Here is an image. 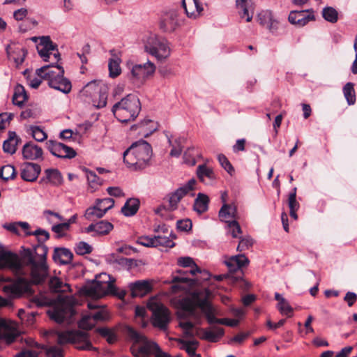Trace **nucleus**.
Listing matches in <instances>:
<instances>
[{"label": "nucleus", "mask_w": 357, "mask_h": 357, "mask_svg": "<svg viewBox=\"0 0 357 357\" xmlns=\"http://www.w3.org/2000/svg\"><path fill=\"white\" fill-rule=\"evenodd\" d=\"M76 304L77 299L74 296L58 295L54 300L52 307L47 313L50 319L58 324L70 323L75 314L74 307Z\"/></svg>", "instance_id": "obj_4"}, {"label": "nucleus", "mask_w": 357, "mask_h": 357, "mask_svg": "<svg viewBox=\"0 0 357 357\" xmlns=\"http://www.w3.org/2000/svg\"><path fill=\"white\" fill-rule=\"evenodd\" d=\"M109 52L112 55V58L109 59L108 63L109 76L111 77H116L121 73V69L120 67L121 60L119 55L116 53L115 50H111Z\"/></svg>", "instance_id": "obj_34"}, {"label": "nucleus", "mask_w": 357, "mask_h": 357, "mask_svg": "<svg viewBox=\"0 0 357 357\" xmlns=\"http://www.w3.org/2000/svg\"><path fill=\"white\" fill-rule=\"evenodd\" d=\"M178 264L182 267H190V273L195 275L197 273H200L201 269L194 262L193 259L190 257H183L178 259Z\"/></svg>", "instance_id": "obj_41"}, {"label": "nucleus", "mask_w": 357, "mask_h": 357, "mask_svg": "<svg viewBox=\"0 0 357 357\" xmlns=\"http://www.w3.org/2000/svg\"><path fill=\"white\" fill-rule=\"evenodd\" d=\"M178 15L175 11H171L162 16L160 22V29L166 33L173 32L178 26Z\"/></svg>", "instance_id": "obj_20"}, {"label": "nucleus", "mask_w": 357, "mask_h": 357, "mask_svg": "<svg viewBox=\"0 0 357 357\" xmlns=\"http://www.w3.org/2000/svg\"><path fill=\"white\" fill-rule=\"evenodd\" d=\"M21 142V139L14 131L8 132V138L3 143V150L5 153L10 155L14 154L17 151V146Z\"/></svg>", "instance_id": "obj_30"}, {"label": "nucleus", "mask_w": 357, "mask_h": 357, "mask_svg": "<svg viewBox=\"0 0 357 357\" xmlns=\"http://www.w3.org/2000/svg\"><path fill=\"white\" fill-rule=\"evenodd\" d=\"M139 208V201L136 198L128 199L121 208V213L126 217L134 215Z\"/></svg>", "instance_id": "obj_35"}, {"label": "nucleus", "mask_w": 357, "mask_h": 357, "mask_svg": "<svg viewBox=\"0 0 357 357\" xmlns=\"http://www.w3.org/2000/svg\"><path fill=\"white\" fill-rule=\"evenodd\" d=\"M147 307L152 312L151 322L154 327L165 331L170 321L169 310L162 303H158L154 298L147 303Z\"/></svg>", "instance_id": "obj_9"}, {"label": "nucleus", "mask_w": 357, "mask_h": 357, "mask_svg": "<svg viewBox=\"0 0 357 357\" xmlns=\"http://www.w3.org/2000/svg\"><path fill=\"white\" fill-rule=\"evenodd\" d=\"M41 172L40 166L36 163L24 162L21 167V178L29 182L36 181Z\"/></svg>", "instance_id": "obj_18"}, {"label": "nucleus", "mask_w": 357, "mask_h": 357, "mask_svg": "<svg viewBox=\"0 0 357 357\" xmlns=\"http://www.w3.org/2000/svg\"><path fill=\"white\" fill-rule=\"evenodd\" d=\"M209 198L203 193H199L195 199L193 208L199 214H202L208 208Z\"/></svg>", "instance_id": "obj_36"}, {"label": "nucleus", "mask_w": 357, "mask_h": 357, "mask_svg": "<svg viewBox=\"0 0 357 357\" xmlns=\"http://www.w3.org/2000/svg\"><path fill=\"white\" fill-rule=\"evenodd\" d=\"M38 54L44 61H47L52 52H54L56 45L52 43L49 36L40 38V43L36 46Z\"/></svg>", "instance_id": "obj_19"}, {"label": "nucleus", "mask_w": 357, "mask_h": 357, "mask_svg": "<svg viewBox=\"0 0 357 357\" xmlns=\"http://www.w3.org/2000/svg\"><path fill=\"white\" fill-rule=\"evenodd\" d=\"M322 16L325 20L331 22L335 23L338 20V13L333 7H325L322 10Z\"/></svg>", "instance_id": "obj_44"}, {"label": "nucleus", "mask_w": 357, "mask_h": 357, "mask_svg": "<svg viewBox=\"0 0 357 357\" xmlns=\"http://www.w3.org/2000/svg\"><path fill=\"white\" fill-rule=\"evenodd\" d=\"M179 326L183 330L185 336L194 337L196 335V329L194 330V324L191 321H181Z\"/></svg>", "instance_id": "obj_48"}, {"label": "nucleus", "mask_w": 357, "mask_h": 357, "mask_svg": "<svg viewBox=\"0 0 357 357\" xmlns=\"http://www.w3.org/2000/svg\"><path fill=\"white\" fill-rule=\"evenodd\" d=\"M86 294L93 297H101L105 294L117 296L119 298L123 299L126 292L121 290L117 292L116 287L111 282H101L96 280L91 284L86 287Z\"/></svg>", "instance_id": "obj_11"}, {"label": "nucleus", "mask_w": 357, "mask_h": 357, "mask_svg": "<svg viewBox=\"0 0 357 357\" xmlns=\"http://www.w3.org/2000/svg\"><path fill=\"white\" fill-rule=\"evenodd\" d=\"M85 172L88 183L91 188L96 189L102 184V180L94 172L89 169H86Z\"/></svg>", "instance_id": "obj_47"}, {"label": "nucleus", "mask_w": 357, "mask_h": 357, "mask_svg": "<svg viewBox=\"0 0 357 357\" xmlns=\"http://www.w3.org/2000/svg\"><path fill=\"white\" fill-rule=\"evenodd\" d=\"M114 227L112 223L108 221L101 220L95 224H91L85 228L86 233H91L93 236H102L109 234Z\"/></svg>", "instance_id": "obj_21"}, {"label": "nucleus", "mask_w": 357, "mask_h": 357, "mask_svg": "<svg viewBox=\"0 0 357 357\" xmlns=\"http://www.w3.org/2000/svg\"><path fill=\"white\" fill-rule=\"evenodd\" d=\"M140 110L139 100L134 94H128L115 103L112 108L114 116L123 123L134 121L139 115Z\"/></svg>", "instance_id": "obj_5"}, {"label": "nucleus", "mask_w": 357, "mask_h": 357, "mask_svg": "<svg viewBox=\"0 0 357 357\" xmlns=\"http://www.w3.org/2000/svg\"><path fill=\"white\" fill-rule=\"evenodd\" d=\"M36 74L47 80L49 84L52 79H55L63 75L64 70L62 66L59 65H47L37 69Z\"/></svg>", "instance_id": "obj_15"}, {"label": "nucleus", "mask_w": 357, "mask_h": 357, "mask_svg": "<svg viewBox=\"0 0 357 357\" xmlns=\"http://www.w3.org/2000/svg\"><path fill=\"white\" fill-rule=\"evenodd\" d=\"M152 153L151 145L145 140H139L124 151L123 162L134 170L143 169L150 165Z\"/></svg>", "instance_id": "obj_3"}, {"label": "nucleus", "mask_w": 357, "mask_h": 357, "mask_svg": "<svg viewBox=\"0 0 357 357\" xmlns=\"http://www.w3.org/2000/svg\"><path fill=\"white\" fill-rule=\"evenodd\" d=\"M239 238L241 239L237 246V250L239 252L248 249L253 243L252 239L249 236Z\"/></svg>", "instance_id": "obj_62"}, {"label": "nucleus", "mask_w": 357, "mask_h": 357, "mask_svg": "<svg viewBox=\"0 0 357 357\" xmlns=\"http://www.w3.org/2000/svg\"><path fill=\"white\" fill-rule=\"evenodd\" d=\"M10 45H7L6 50L8 58L13 59L17 68H19L24 61L27 54L26 50L24 48L15 47L10 50Z\"/></svg>", "instance_id": "obj_31"}, {"label": "nucleus", "mask_w": 357, "mask_h": 357, "mask_svg": "<svg viewBox=\"0 0 357 357\" xmlns=\"http://www.w3.org/2000/svg\"><path fill=\"white\" fill-rule=\"evenodd\" d=\"M218 216L220 221L226 224L237 219L236 207L233 204L224 203L219 211Z\"/></svg>", "instance_id": "obj_27"}, {"label": "nucleus", "mask_w": 357, "mask_h": 357, "mask_svg": "<svg viewBox=\"0 0 357 357\" xmlns=\"http://www.w3.org/2000/svg\"><path fill=\"white\" fill-rule=\"evenodd\" d=\"M131 351L135 357H170L167 353L162 351L156 343L149 341L139 346H133Z\"/></svg>", "instance_id": "obj_12"}, {"label": "nucleus", "mask_w": 357, "mask_h": 357, "mask_svg": "<svg viewBox=\"0 0 357 357\" xmlns=\"http://www.w3.org/2000/svg\"><path fill=\"white\" fill-rule=\"evenodd\" d=\"M105 213L96 204L88 208L84 213V218L88 220H94L96 218H100L105 215Z\"/></svg>", "instance_id": "obj_43"}, {"label": "nucleus", "mask_w": 357, "mask_h": 357, "mask_svg": "<svg viewBox=\"0 0 357 357\" xmlns=\"http://www.w3.org/2000/svg\"><path fill=\"white\" fill-rule=\"evenodd\" d=\"M112 257L114 258V262L128 268L132 267L135 262V260L132 259H128L121 257H115L114 256H112Z\"/></svg>", "instance_id": "obj_63"}, {"label": "nucleus", "mask_w": 357, "mask_h": 357, "mask_svg": "<svg viewBox=\"0 0 357 357\" xmlns=\"http://www.w3.org/2000/svg\"><path fill=\"white\" fill-rule=\"evenodd\" d=\"M22 151L23 158L26 160H36L43 158V149L31 142L26 143Z\"/></svg>", "instance_id": "obj_24"}, {"label": "nucleus", "mask_w": 357, "mask_h": 357, "mask_svg": "<svg viewBox=\"0 0 357 357\" xmlns=\"http://www.w3.org/2000/svg\"><path fill=\"white\" fill-rule=\"evenodd\" d=\"M78 325L80 328L90 330L95 325V321L91 318V314L84 315L79 321Z\"/></svg>", "instance_id": "obj_56"}, {"label": "nucleus", "mask_w": 357, "mask_h": 357, "mask_svg": "<svg viewBox=\"0 0 357 357\" xmlns=\"http://www.w3.org/2000/svg\"><path fill=\"white\" fill-rule=\"evenodd\" d=\"M144 49L158 60L168 58L171 53L167 40L154 33H149L144 39Z\"/></svg>", "instance_id": "obj_6"}, {"label": "nucleus", "mask_w": 357, "mask_h": 357, "mask_svg": "<svg viewBox=\"0 0 357 357\" xmlns=\"http://www.w3.org/2000/svg\"><path fill=\"white\" fill-rule=\"evenodd\" d=\"M227 229L233 238H240L239 234H241L242 231L236 220H233L227 223Z\"/></svg>", "instance_id": "obj_53"}, {"label": "nucleus", "mask_w": 357, "mask_h": 357, "mask_svg": "<svg viewBox=\"0 0 357 357\" xmlns=\"http://www.w3.org/2000/svg\"><path fill=\"white\" fill-rule=\"evenodd\" d=\"M224 263L230 273H239L242 275L241 268L248 265L249 259L244 255H237L229 257Z\"/></svg>", "instance_id": "obj_17"}, {"label": "nucleus", "mask_w": 357, "mask_h": 357, "mask_svg": "<svg viewBox=\"0 0 357 357\" xmlns=\"http://www.w3.org/2000/svg\"><path fill=\"white\" fill-rule=\"evenodd\" d=\"M45 179L52 185H58L62 183V176L56 169H47L45 171Z\"/></svg>", "instance_id": "obj_40"}, {"label": "nucleus", "mask_w": 357, "mask_h": 357, "mask_svg": "<svg viewBox=\"0 0 357 357\" xmlns=\"http://www.w3.org/2000/svg\"><path fill=\"white\" fill-rule=\"evenodd\" d=\"M46 146L53 155L59 158L71 159L76 155V152L73 148L54 140L47 141Z\"/></svg>", "instance_id": "obj_13"}, {"label": "nucleus", "mask_w": 357, "mask_h": 357, "mask_svg": "<svg viewBox=\"0 0 357 357\" xmlns=\"http://www.w3.org/2000/svg\"><path fill=\"white\" fill-rule=\"evenodd\" d=\"M218 160L220 165L230 174L234 172V169L230 162L228 160L227 157L223 154H219L218 155Z\"/></svg>", "instance_id": "obj_57"}, {"label": "nucleus", "mask_w": 357, "mask_h": 357, "mask_svg": "<svg viewBox=\"0 0 357 357\" xmlns=\"http://www.w3.org/2000/svg\"><path fill=\"white\" fill-rule=\"evenodd\" d=\"M155 236L149 237L144 236L138 238L137 243L145 247H155Z\"/></svg>", "instance_id": "obj_61"}, {"label": "nucleus", "mask_w": 357, "mask_h": 357, "mask_svg": "<svg viewBox=\"0 0 357 357\" xmlns=\"http://www.w3.org/2000/svg\"><path fill=\"white\" fill-rule=\"evenodd\" d=\"M132 297H142L151 291V286L147 280H137L129 284Z\"/></svg>", "instance_id": "obj_25"}, {"label": "nucleus", "mask_w": 357, "mask_h": 357, "mask_svg": "<svg viewBox=\"0 0 357 357\" xmlns=\"http://www.w3.org/2000/svg\"><path fill=\"white\" fill-rule=\"evenodd\" d=\"M196 181L192 178L188 181L187 183L176 189L174 192L169 195V205L168 206H160L155 210V213L161 216L163 215V211H174L177 208L178 204L181 199L185 196L190 191L194 190Z\"/></svg>", "instance_id": "obj_10"}, {"label": "nucleus", "mask_w": 357, "mask_h": 357, "mask_svg": "<svg viewBox=\"0 0 357 357\" xmlns=\"http://www.w3.org/2000/svg\"><path fill=\"white\" fill-rule=\"evenodd\" d=\"M343 93L348 105H354L356 102V93L354 84L352 82H347L343 87Z\"/></svg>", "instance_id": "obj_42"}, {"label": "nucleus", "mask_w": 357, "mask_h": 357, "mask_svg": "<svg viewBox=\"0 0 357 357\" xmlns=\"http://www.w3.org/2000/svg\"><path fill=\"white\" fill-rule=\"evenodd\" d=\"M96 204L106 213L109 209L113 208L114 200L112 198L98 199L96 201Z\"/></svg>", "instance_id": "obj_50"}, {"label": "nucleus", "mask_w": 357, "mask_h": 357, "mask_svg": "<svg viewBox=\"0 0 357 357\" xmlns=\"http://www.w3.org/2000/svg\"><path fill=\"white\" fill-rule=\"evenodd\" d=\"M288 20L291 24L301 27L310 21L314 20V16L312 13L308 14L307 10L291 11L289 15Z\"/></svg>", "instance_id": "obj_22"}, {"label": "nucleus", "mask_w": 357, "mask_h": 357, "mask_svg": "<svg viewBox=\"0 0 357 357\" xmlns=\"http://www.w3.org/2000/svg\"><path fill=\"white\" fill-rule=\"evenodd\" d=\"M30 130L33 139L38 142H43L47 137L46 132L39 126H31Z\"/></svg>", "instance_id": "obj_49"}, {"label": "nucleus", "mask_w": 357, "mask_h": 357, "mask_svg": "<svg viewBox=\"0 0 357 357\" xmlns=\"http://www.w3.org/2000/svg\"><path fill=\"white\" fill-rule=\"evenodd\" d=\"M278 309L282 314H286L288 317H291L292 314L293 308L289 305L286 299L278 303Z\"/></svg>", "instance_id": "obj_59"}, {"label": "nucleus", "mask_w": 357, "mask_h": 357, "mask_svg": "<svg viewBox=\"0 0 357 357\" xmlns=\"http://www.w3.org/2000/svg\"><path fill=\"white\" fill-rule=\"evenodd\" d=\"M48 248L46 245H36L33 250L22 248L19 255L11 251L0 253V269L9 268L16 273L22 271L23 265L30 267L31 281L19 278L14 282L5 285L3 291L10 298H18L23 294L33 293L31 284H39L45 282L48 276V266L46 262Z\"/></svg>", "instance_id": "obj_1"}, {"label": "nucleus", "mask_w": 357, "mask_h": 357, "mask_svg": "<svg viewBox=\"0 0 357 357\" xmlns=\"http://www.w3.org/2000/svg\"><path fill=\"white\" fill-rule=\"evenodd\" d=\"M211 295L210 291L206 288H198L193 290L187 297L180 301L181 309L194 313L197 307L204 314L207 321L210 324L222 322L221 319L215 317V308L208 301Z\"/></svg>", "instance_id": "obj_2"}, {"label": "nucleus", "mask_w": 357, "mask_h": 357, "mask_svg": "<svg viewBox=\"0 0 357 357\" xmlns=\"http://www.w3.org/2000/svg\"><path fill=\"white\" fill-rule=\"evenodd\" d=\"M257 19L259 23L267 28L271 32H274L278 29V21L275 19L272 11L269 10L261 11L258 15Z\"/></svg>", "instance_id": "obj_23"}, {"label": "nucleus", "mask_w": 357, "mask_h": 357, "mask_svg": "<svg viewBox=\"0 0 357 357\" xmlns=\"http://www.w3.org/2000/svg\"><path fill=\"white\" fill-rule=\"evenodd\" d=\"M155 247L162 246L166 248H173L174 243L167 236H155Z\"/></svg>", "instance_id": "obj_58"}, {"label": "nucleus", "mask_w": 357, "mask_h": 357, "mask_svg": "<svg viewBox=\"0 0 357 357\" xmlns=\"http://www.w3.org/2000/svg\"><path fill=\"white\" fill-rule=\"evenodd\" d=\"M92 250V247L84 241H79L75 246V252L78 255L90 254Z\"/></svg>", "instance_id": "obj_52"}, {"label": "nucleus", "mask_w": 357, "mask_h": 357, "mask_svg": "<svg viewBox=\"0 0 357 357\" xmlns=\"http://www.w3.org/2000/svg\"><path fill=\"white\" fill-rule=\"evenodd\" d=\"M236 6L240 17L241 18L246 17V22H250L252 14H250V10L252 8V0H236Z\"/></svg>", "instance_id": "obj_33"}, {"label": "nucleus", "mask_w": 357, "mask_h": 357, "mask_svg": "<svg viewBox=\"0 0 357 357\" xmlns=\"http://www.w3.org/2000/svg\"><path fill=\"white\" fill-rule=\"evenodd\" d=\"M96 331L101 336L106 338L109 344L114 343L116 340V336L114 331L108 328H98Z\"/></svg>", "instance_id": "obj_51"}, {"label": "nucleus", "mask_w": 357, "mask_h": 357, "mask_svg": "<svg viewBox=\"0 0 357 357\" xmlns=\"http://www.w3.org/2000/svg\"><path fill=\"white\" fill-rule=\"evenodd\" d=\"M182 5L189 18L196 19L203 11V8L198 0H183Z\"/></svg>", "instance_id": "obj_26"}, {"label": "nucleus", "mask_w": 357, "mask_h": 357, "mask_svg": "<svg viewBox=\"0 0 357 357\" xmlns=\"http://www.w3.org/2000/svg\"><path fill=\"white\" fill-rule=\"evenodd\" d=\"M57 342L59 344L72 343L75 345L77 349L81 350L93 349L88 333L79 330L59 333L58 334Z\"/></svg>", "instance_id": "obj_7"}, {"label": "nucleus", "mask_w": 357, "mask_h": 357, "mask_svg": "<svg viewBox=\"0 0 357 357\" xmlns=\"http://www.w3.org/2000/svg\"><path fill=\"white\" fill-rule=\"evenodd\" d=\"M192 222L189 219L180 220L176 222L177 229L182 231H188L192 228Z\"/></svg>", "instance_id": "obj_64"}, {"label": "nucleus", "mask_w": 357, "mask_h": 357, "mask_svg": "<svg viewBox=\"0 0 357 357\" xmlns=\"http://www.w3.org/2000/svg\"><path fill=\"white\" fill-rule=\"evenodd\" d=\"M16 176L15 167L13 165H4L0 169V178L4 181L13 179Z\"/></svg>", "instance_id": "obj_45"}, {"label": "nucleus", "mask_w": 357, "mask_h": 357, "mask_svg": "<svg viewBox=\"0 0 357 357\" xmlns=\"http://www.w3.org/2000/svg\"><path fill=\"white\" fill-rule=\"evenodd\" d=\"M31 235L38 236V242H39V244L38 245H43V244H40V243L46 241L50 238L49 233L46 230L43 229H38L34 231H26V236H31Z\"/></svg>", "instance_id": "obj_54"}, {"label": "nucleus", "mask_w": 357, "mask_h": 357, "mask_svg": "<svg viewBox=\"0 0 357 357\" xmlns=\"http://www.w3.org/2000/svg\"><path fill=\"white\" fill-rule=\"evenodd\" d=\"M48 85L51 88L61 91L65 94L70 93L72 89L70 81L64 77L63 75H61L55 79H52Z\"/></svg>", "instance_id": "obj_32"}, {"label": "nucleus", "mask_w": 357, "mask_h": 357, "mask_svg": "<svg viewBox=\"0 0 357 357\" xmlns=\"http://www.w3.org/2000/svg\"><path fill=\"white\" fill-rule=\"evenodd\" d=\"M182 349L185 350L188 354L189 357L196 354L195 351L198 345V342L194 341H182Z\"/></svg>", "instance_id": "obj_55"}, {"label": "nucleus", "mask_w": 357, "mask_h": 357, "mask_svg": "<svg viewBox=\"0 0 357 357\" xmlns=\"http://www.w3.org/2000/svg\"><path fill=\"white\" fill-rule=\"evenodd\" d=\"M20 337V333L13 327L10 326L6 321H0V338L6 339L8 342H15Z\"/></svg>", "instance_id": "obj_28"}, {"label": "nucleus", "mask_w": 357, "mask_h": 357, "mask_svg": "<svg viewBox=\"0 0 357 357\" xmlns=\"http://www.w3.org/2000/svg\"><path fill=\"white\" fill-rule=\"evenodd\" d=\"M197 174L202 182L208 183L206 180L208 178L210 181L215 179V174L213 170L206 165H200L197 167Z\"/></svg>", "instance_id": "obj_38"}, {"label": "nucleus", "mask_w": 357, "mask_h": 357, "mask_svg": "<svg viewBox=\"0 0 357 357\" xmlns=\"http://www.w3.org/2000/svg\"><path fill=\"white\" fill-rule=\"evenodd\" d=\"M224 335V329L219 326L209 328H196V335L202 340L216 342Z\"/></svg>", "instance_id": "obj_16"}, {"label": "nucleus", "mask_w": 357, "mask_h": 357, "mask_svg": "<svg viewBox=\"0 0 357 357\" xmlns=\"http://www.w3.org/2000/svg\"><path fill=\"white\" fill-rule=\"evenodd\" d=\"M27 99L28 95L24 87L20 84H17L15 87L14 94L13 96V103L21 107Z\"/></svg>", "instance_id": "obj_37"}, {"label": "nucleus", "mask_w": 357, "mask_h": 357, "mask_svg": "<svg viewBox=\"0 0 357 357\" xmlns=\"http://www.w3.org/2000/svg\"><path fill=\"white\" fill-rule=\"evenodd\" d=\"M41 348L47 357H64L63 349L58 346H43Z\"/></svg>", "instance_id": "obj_46"}, {"label": "nucleus", "mask_w": 357, "mask_h": 357, "mask_svg": "<svg viewBox=\"0 0 357 357\" xmlns=\"http://www.w3.org/2000/svg\"><path fill=\"white\" fill-rule=\"evenodd\" d=\"M49 286L52 291L56 293L71 291L69 284L67 283H63L57 277H52L50 278L49 281Z\"/></svg>", "instance_id": "obj_39"}, {"label": "nucleus", "mask_w": 357, "mask_h": 357, "mask_svg": "<svg viewBox=\"0 0 357 357\" xmlns=\"http://www.w3.org/2000/svg\"><path fill=\"white\" fill-rule=\"evenodd\" d=\"M82 92L92 99L93 105L96 108H102L107 105V86L100 81H91L86 84Z\"/></svg>", "instance_id": "obj_8"}, {"label": "nucleus", "mask_w": 357, "mask_h": 357, "mask_svg": "<svg viewBox=\"0 0 357 357\" xmlns=\"http://www.w3.org/2000/svg\"><path fill=\"white\" fill-rule=\"evenodd\" d=\"M288 206L290 211H297L299 208V203L296 201V188L289 195Z\"/></svg>", "instance_id": "obj_60"}, {"label": "nucleus", "mask_w": 357, "mask_h": 357, "mask_svg": "<svg viewBox=\"0 0 357 357\" xmlns=\"http://www.w3.org/2000/svg\"><path fill=\"white\" fill-rule=\"evenodd\" d=\"M155 70V65L151 61H147L144 64L134 65L130 69V74L133 80L142 82L152 75Z\"/></svg>", "instance_id": "obj_14"}, {"label": "nucleus", "mask_w": 357, "mask_h": 357, "mask_svg": "<svg viewBox=\"0 0 357 357\" xmlns=\"http://www.w3.org/2000/svg\"><path fill=\"white\" fill-rule=\"evenodd\" d=\"M52 257L54 261L56 263L68 264L71 263L73 260V254L68 248H55Z\"/></svg>", "instance_id": "obj_29"}]
</instances>
